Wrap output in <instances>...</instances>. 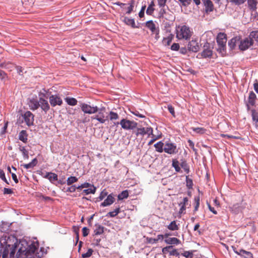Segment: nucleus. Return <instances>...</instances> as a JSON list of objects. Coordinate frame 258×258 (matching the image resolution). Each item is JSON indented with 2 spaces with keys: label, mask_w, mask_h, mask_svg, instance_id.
I'll use <instances>...</instances> for the list:
<instances>
[{
  "label": "nucleus",
  "mask_w": 258,
  "mask_h": 258,
  "mask_svg": "<svg viewBox=\"0 0 258 258\" xmlns=\"http://www.w3.org/2000/svg\"><path fill=\"white\" fill-rule=\"evenodd\" d=\"M0 178L7 184H9V182L6 178L5 172L2 169H0Z\"/></svg>",
  "instance_id": "nucleus-48"
},
{
  "label": "nucleus",
  "mask_w": 258,
  "mask_h": 258,
  "mask_svg": "<svg viewBox=\"0 0 258 258\" xmlns=\"http://www.w3.org/2000/svg\"><path fill=\"white\" fill-rule=\"evenodd\" d=\"M181 254L186 258H192L193 257V253L190 251H185Z\"/></svg>",
  "instance_id": "nucleus-45"
},
{
  "label": "nucleus",
  "mask_w": 258,
  "mask_h": 258,
  "mask_svg": "<svg viewBox=\"0 0 258 258\" xmlns=\"http://www.w3.org/2000/svg\"><path fill=\"white\" fill-rule=\"evenodd\" d=\"M108 118L111 121H113L115 124H119V122L115 121L119 119V115L116 112L110 111L108 114Z\"/></svg>",
  "instance_id": "nucleus-18"
},
{
  "label": "nucleus",
  "mask_w": 258,
  "mask_h": 258,
  "mask_svg": "<svg viewBox=\"0 0 258 258\" xmlns=\"http://www.w3.org/2000/svg\"><path fill=\"white\" fill-rule=\"evenodd\" d=\"M131 112L135 114L136 116H139L141 118L145 117V116L143 114H140L137 110L132 111Z\"/></svg>",
  "instance_id": "nucleus-61"
},
{
  "label": "nucleus",
  "mask_w": 258,
  "mask_h": 258,
  "mask_svg": "<svg viewBox=\"0 0 258 258\" xmlns=\"http://www.w3.org/2000/svg\"><path fill=\"white\" fill-rule=\"evenodd\" d=\"M28 104L32 110H36L39 108V101H37L36 99H33L30 100Z\"/></svg>",
  "instance_id": "nucleus-20"
},
{
  "label": "nucleus",
  "mask_w": 258,
  "mask_h": 258,
  "mask_svg": "<svg viewBox=\"0 0 258 258\" xmlns=\"http://www.w3.org/2000/svg\"><path fill=\"white\" fill-rule=\"evenodd\" d=\"M204 7L205 8V12L207 13L212 12L214 10V5L211 0H203Z\"/></svg>",
  "instance_id": "nucleus-12"
},
{
  "label": "nucleus",
  "mask_w": 258,
  "mask_h": 258,
  "mask_svg": "<svg viewBox=\"0 0 258 258\" xmlns=\"http://www.w3.org/2000/svg\"><path fill=\"white\" fill-rule=\"evenodd\" d=\"M186 183L187 187L190 189L192 187L193 183L192 180L191 179L188 178V176H186Z\"/></svg>",
  "instance_id": "nucleus-46"
},
{
  "label": "nucleus",
  "mask_w": 258,
  "mask_h": 258,
  "mask_svg": "<svg viewBox=\"0 0 258 258\" xmlns=\"http://www.w3.org/2000/svg\"><path fill=\"white\" fill-rule=\"evenodd\" d=\"M78 178L75 176H70L67 179V184L70 185L72 184L77 182Z\"/></svg>",
  "instance_id": "nucleus-43"
},
{
  "label": "nucleus",
  "mask_w": 258,
  "mask_h": 258,
  "mask_svg": "<svg viewBox=\"0 0 258 258\" xmlns=\"http://www.w3.org/2000/svg\"><path fill=\"white\" fill-rule=\"evenodd\" d=\"M135 1L134 0H132L130 2V6H127V8H124L127 10L126 12V14H130L132 13L133 10V8L134 7Z\"/></svg>",
  "instance_id": "nucleus-40"
},
{
  "label": "nucleus",
  "mask_w": 258,
  "mask_h": 258,
  "mask_svg": "<svg viewBox=\"0 0 258 258\" xmlns=\"http://www.w3.org/2000/svg\"><path fill=\"white\" fill-rule=\"evenodd\" d=\"M151 131V134L152 135L153 139L149 142V144L153 143L155 140L160 139L161 137L162 133L159 134L158 133V135H156L154 133L153 130H147V131Z\"/></svg>",
  "instance_id": "nucleus-34"
},
{
  "label": "nucleus",
  "mask_w": 258,
  "mask_h": 258,
  "mask_svg": "<svg viewBox=\"0 0 258 258\" xmlns=\"http://www.w3.org/2000/svg\"><path fill=\"white\" fill-rule=\"evenodd\" d=\"M252 117L253 121L254 122L255 124V127L256 128L258 127V112H257L255 110H252Z\"/></svg>",
  "instance_id": "nucleus-29"
},
{
  "label": "nucleus",
  "mask_w": 258,
  "mask_h": 258,
  "mask_svg": "<svg viewBox=\"0 0 258 258\" xmlns=\"http://www.w3.org/2000/svg\"><path fill=\"white\" fill-rule=\"evenodd\" d=\"M145 26L151 31L152 33L159 29L158 27H156V24L152 20L146 22Z\"/></svg>",
  "instance_id": "nucleus-14"
},
{
  "label": "nucleus",
  "mask_w": 258,
  "mask_h": 258,
  "mask_svg": "<svg viewBox=\"0 0 258 258\" xmlns=\"http://www.w3.org/2000/svg\"><path fill=\"white\" fill-rule=\"evenodd\" d=\"M238 41L239 38L237 37L233 38L229 41L228 45L231 49H234Z\"/></svg>",
  "instance_id": "nucleus-31"
},
{
  "label": "nucleus",
  "mask_w": 258,
  "mask_h": 258,
  "mask_svg": "<svg viewBox=\"0 0 258 258\" xmlns=\"http://www.w3.org/2000/svg\"><path fill=\"white\" fill-rule=\"evenodd\" d=\"M91 186V188L83 190V192L85 193L86 195L95 194L96 189V187L94 185Z\"/></svg>",
  "instance_id": "nucleus-35"
},
{
  "label": "nucleus",
  "mask_w": 258,
  "mask_h": 258,
  "mask_svg": "<svg viewBox=\"0 0 258 258\" xmlns=\"http://www.w3.org/2000/svg\"><path fill=\"white\" fill-rule=\"evenodd\" d=\"M15 67L11 63L7 62L5 69L8 70L9 71H12Z\"/></svg>",
  "instance_id": "nucleus-49"
},
{
  "label": "nucleus",
  "mask_w": 258,
  "mask_h": 258,
  "mask_svg": "<svg viewBox=\"0 0 258 258\" xmlns=\"http://www.w3.org/2000/svg\"><path fill=\"white\" fill-rule=\"evenodd\" d=\"M250 38L251 40H254L256 42L258 43V31H253L251 32L249 34Z\"/></svg>",
  "instance_id": "nucleus-36"
},
{
  "label": "nucleus",
  "mask_w": 258,
  "mask_h": 258,
  "mask_svg": "<svg viewBox=\"0 0 258 258\" xmlns=\"http://www.w3.org/2000/svg\"><path fill=\"white\" fill-rule=\"evenodd\" d=\"M39 107H40L45 113L50 109L48 101L43 98H40L39 99Z\"/></svg>",
  "instance_id": "nucleus-11"
},
{
  "label": "nucleus",
  "mask_w": 258,
  "mask_h": 258,
  "mask_svg": "<svg viewBox=\"0 0 258 258\" xmlns=\"http://www.w3.org/2000/svg\"><path fill=\"white\" fill-rule=\"evenodd\" d=\"M183 6L186 7L191 2V0H178Z\"/></svg>",
  "instance_id": "nucleus-50"
},
{
  "label": "nucleus",
  "mask_w": 258,
  "mask_h": 258,
  "mask_svg": "<svg viewBox=\"0 0 258 258\" xmlns=\"http://www.w3.org/2000/svg\"><path fill=\"white\" fill-rule=\"evenodd\" d=\"M76 190V186L75 185H72L71 187L68 188L67 191H69L70 192H74Z\"/></svg>",
  "instance_id": "nucleus-63"
},
{
  "label": "nucleus",
  "mask_w": 258,
  "mask_h": 258,
  "mask_svg": "<svg viewBox=\"0 0 258 258\" xmlns=\"http://www.w3.org/2000/svg\"><path fill=\"white\" fill-rule=\"evenodd\" d=\"M247 3L250 9L254 10L256 8L257 0H248Z\"/></svg>",
  "instance_id": "nucleus-37"
},
{
  "label": "nucleus",
  "mask_w": 258,
  "mask_h": 258,
  "mask_svg": "<svg viewBox=\"0 0 258 258\" xmlns=\"http://www.w3.org/2000/svg\"><path fill=\"white\" fill-rule=\"evenodd\" d=\"M23 118L28 126L33 124L34 115L30 111H26L23 115Z\"/></svg>",
  "instance_id": "nucleus-9"
},
{
  "label": "nucleus",
  "mask_w": 258,
  "mask_h": 258,
  "mask_svg": "<svg viewBox=\"0 0 258 258\" xmlns=\"http://www.w3.org/2000/svg\"><path fill=\"white\" fill-rule=\"evenodd\" d=\"M20 151L22 153L23 157L24 158L28 159V152L25 148L24 147L20 146L19 148Z\"/></svg>",
  "instance_id": "nucleus-42"
},
{
  "label": "nucleus",
  "mask_w": 258,
  "mask_h": 258,
  "mask_svg": "<svg viewBox=\"0 0 258 258\" xmlns=\"http://www.w3.org/2000/svg\"><path fill=\"white\" fill-rule=\"evenodd\" d=\"M65 101L69 105L75 106L77 104V100L75 98L67 97L64 98Z\"/></svg>",
  "instance_id": "nucleus-27"
},
{
  "label": "nucleus",
  "mask_w": 258,
  "mask_h": 258,
  "mask_svg": "<svg viewBox=\"0 0 258 258\" xmlns=\"http://www.w3.org/2000/svg\"><path fill=\"white\" fill-rule=\"evenodd\" d=\"M167 0H157L158 5L160 7H164Z\"/></svg>",
  "instance_id": "nucleus-55"
},
{
  "label": "nucleus",
  "mask_w": 258,
  "mask_h": 258,
  "mask_svg": "<svg viewBox=\"0 0 258 258\" xmlns=\"http://www.w3.org/2000/svg\"><path fill=\"white\" fill-rule=\"evenodd\" d=\"M0 78L4 80L8 78V75L3 70L0 69Z\"/></svg>",
  "instance_id": "nucleus-53"
},
{
  "label": "nucleus",
  "mask_w": 258,
  "mask_h": 258,
  "mask_svg": "<svg viewBox=\"0 0 258 258\" xmlns=\"http://www.w3.org/2000/svg\"><path fill=\"white\" fill-rule=\"evenodd\" d=\"M238 255H241L244 258H252V254L249 252L244 250L243 249H240L239 251Z\"/></svg>",
  "instance_id": "nucleus-24"
},
{
  "label": "nucleus",
  "mask_w": 258,
  "mask_h": 258,
  "mask_svg": "<svg viewBox=\"0 0 258 258\" xmlns=\"http://www.w3.org/2000/svg\"><path fill=\"white\" fill-rule=\"evenodd\" d=\"M180 165L181 167V168H183V169L185 171V172H186V173H189V168L185 161L182 160V161L180 163Z\"/></svg>",
  "instance_id": "nucleus-38"
},
{
  "label": "nucleus",
  "mask_w": 258,
  "mask_h": 258,
  "mask_svg": "<svg viewBox=\"0 0 258 258\" xmlns=\"http://www.w3.org/2000/svg\"><path fill=\"white\" fill-rule=\"evenodd\" d=\"M120 212V208L118 207L116 208L114 211L110 212L108 215L111 217L116 216Z\"/></svg>",
  "instance_id": "nucleus-44"
},
{
  "label": "nucleus",
  "mask_w": 258,
  "mask_h": 258,
  "mask_svg": "<svg viewBox=\"0 0 258 258\" xmlns=\"http://www.w3.org/2000/svg\"><path fill=\"white\" fill-rule=\"evenodd\" d=\"M169 254L170 255L178 256L179 255L178 252L175 249L169 251Z\"/></svg>",
  "instance_id": "nucleus-64"
},
{
  "label": "nucleus",
  "mask_w": 258,
  "mask_h": 258,
  "mask_svg": "<svg viewBox=\"0 0 258 258\" xmlns=\"http://www.w3.org/2000/svg\"><path fill=\"white\" fill-rule=\"evenodd\" d=\"M167 228L170 230L175 231L178 230L179 227L178 225L176 224V222L173 221L167 226Z\"/></svg>",
  "instance_id": "nucleus-28"
},
{
  "label": "nucleus",
  "mask_w": 258,
  "mask_h": 258,
  "mask_svg": "<svg viewBox=\"0 0 258 258\" xmlns=\"http://www.w3.org/2000/svg\"><path fill=\"white\" fill-rule=\"evenodd\" d=\"M163 145V143L161 142H159L155 144L154 147L156 150L159 153L162 152L164 151Z\"/></svg>",
  "instance_id": "nucleus-33"
},
{
  "label": "nucleus",
  "mask_w": 258,
  "mask_h": 258,
  "mask_svg": "<svg viewBox=\"0 0 258 258\" xmlns=\"http://www.w3.org/2000/svg\"><path fill=\"white\" fill-rule=\"evenodd\" d=\"M256 95L253 91L250 92L249 94L248 101L249 104L254 106L255 103Z\"/></svg>",
  "instance_id": "nucleus-21"
},
{
  "label": "nucleus",
  "mask_w": 258,
  "mask_h": 258,
  "mask_svg": "<svg viewBox=\"0 0 258 258\" xmlns=\"http://www.w3.org/2000/svg\"><path fill=\"white\" fill-rule=\"evenodd\" d=\"M49 102L52 107L56 105L60 106L62 104V100L57 95H51L49 97Z\"/></svg>",
  "instance_id": "nucleus-6"
},
{
  "label": "nucleus",
  "mask_w": 258,
  "mask_h": 258,
  "mask_svg": "<svg viewBox=\"0 0 258 258\" xmlns=\"http://www.w3.org/2000/svg\"><path fill=\"white\" fill-rule=\"evenodd\" d=\"M195 201L196 202V205L195 207V211H197L198 210V208L200 206V197H196L195 198Z\"/></svg>",
  "instance_id": "nucleus-52"
},
{
  "label": "nucleus",
  "mask_w": 258,
  "mask_h": 258,
  "mask_svg": "<svg viewBox=\"0 0 258 258\" xmlns=\"http://www.w3.org/2000/svg\"><path fill=\"white\" fill-rule=\"evenodd\" d=\"M165 242L167 244L178 245L180 243V241L175 237H169L165 239Z\"/></svg>",
  "instance_id": "nucleus-19"
},
{
  "label": "nucleus",
  "mask_w": 258,
  "mask_h": 258,
  "mask_svg": "<svg viewBox=\"0 0 258 258\" xmlns=\"http://www.w3.org/2000/svg\"><path fill=\"white\" fill-rule=\"evenodd\" d=\"M246 0H229L230 2L234 3L237 5H240L243 4Z\"/></svg>",
  "instance_id": "nucleus-51"
},
{
  "label": "nucleus",
  "mask_w": 258,
  "mask_h": 258,
  "mask_svg": "<svg viewBox=\"0 0 258 258\" xmlns=\"http://www.w3.org/2000/svg\"><path fill=\"white\" fill-rule=\"evenodd\" d=\"M27 137L28 135L26 133V130H22L19 134V139L23 142L26 143L27 142Z\"/></svg>",
  "instance_id": "nucleus-26"
},
{
  "label": "nucleus",
  "mask_w": 258,
  "mask_h": 258,
  "mask_svg": "<svg viewBox=\"0 0 258 258\" xmlns=\"http://www.w3.org/2000/svg\"><path fill=\"white\" fill-rule=\"evenodd\" d=\"M93 251L91 248H89L87 252L83 253L82 254V257L86 258L90 257L92 255Z\"/></svg>",
  "instance_id": "nucleus-47"
},
{
  "label": "nucleus",
  "mask_w": 258,
  "mask_h": 258,
  "mask_svg": "<svg viewBox=\"0 0 258 258\" xmlns=\"http://www.w3.org/2000/svg\"><path fill=\"white\" fill-rule=\"evenodd\" d=\"M188 198L187 197H185L183 198V201L179 204V205L186 206L188 205Z\"/></svg>",
  "instance_id": "nucleus-62"
},
{
  "label": "nucleus",
  "mask_w": 258,
  "mask_h": 258,
  "mask_svg": "<svg viewBox=\"0 0 258 258\" xmlns=\"http://www.w3.org/2000/svg\"><path fill=\"white\" fill-rule=\"evenodd\" d=\"M95 229L94 230V235H99L102 234L104 232V227L100 225L96 224Z\"/></svg>",
  "instance_id": "nucleus-25"
},
{
  "label": "nucleus",
  "mask_w": 258,
  "mask_h": 258,
  "mask_svg": "<svg viewBox=\"0 0 258 258\" xmlns=\"http://www.w3.org/2000/svg\"><path fill=\"white\" fill-rule=\"evenodd\" d=\"M253 44V40H251L249 36L248 37L245 38L240 41L239 48L240 50L244 51L247 49L250 46L252 45Z\"/></svg>",
  "instance_id": "nucleus-5"
},
{
  "label": "nucleus",
  "mask_w": 258,
  "mask_h": 258,
  "mask_svg": "<svg viewBox=\"0 0 258 258\" xmlns=\"http://www.w3.org/2000/svg\"><path fill=\"white\" fill-rule=\"evenodd\" d=\"M15 68L16 69V70L17 71V73L20 75H22L23 72V70H24L23 68L22 67H20V66H16Z\"/></svg>",
  "instance_id": "nucleus-60"
},
{
  "label": "nucleus",
  "mask_w": 258,
  "mask_h": 258,
  "mask_svg": "<svg viewBox=\"0 0 258 258\" xmlns=\"http://www.w3.org/2000/svg\"><path fill=\"white\" fill-rule=\"evenodd\" d=\"M179 48V45L178 43H174L171 46V49L172 50H178Z\"/></svg>",
  "instance_id": "nucleus-58"
},
{
  "label": "nucleus",
  "mask_w": 258,
  "mask_h": 258,
  "mask_svg": "<svg viewBox=\"0 0 258 258\" xmlns=\"http://www.w3.org/2000/svg\"><path fill=\"white\" fill-rule=\"evenodd\" d=\"M2 241L6 245L3 252V258H6L8 255L10 258H13L17 247L18 248L17 258H37L41 256L38 252L39 244L37 241L28 244L26 240H22L17 244V239L13 236H9L8 234H4L1 239V242Z\"/></svg>",
  "instance_id": "nucleus-1"
},
{
  "label": "nucleus",
  "mask_w": 258,
  "mask_h": 258,
  "mask_svg": "<svg viewBox=\"0 0 258 258\" xmlns=\"http://www.w3.org/2000/svg\"><path fill=\"white\" fill-rule=\"evenodd\" d=\"M192 34L190 28L186 25L178 26L176 29V37L179 40H188Z\"/></svg>",
  "instance_id": "nucleus-2"
},
{
  "label": "nucleus",
  "mask_w": 258,
  "mask_h": 258,
  "mask_svg": "<svg viewBox=\"0 0 258 258\" xmlns=\"http://www.w3.org/2000/svg\"><path fill=\"white\" fill-rule=\"evenodd\" d=\"M168 110L169 111V112L173 116H175V112H174V109L172 107V105H168Z\"/></svg>",
  "instance_id": "nucleus-59"
},
{
  "label": "nucleus",
  "mask_w": 258,
  "mask_h": 258,
  "mask_svg": "<svg viewBox=\"0 0 258 258\" xmlns=\"http://www.w3.org/2000/svg\"><path fill=\"white\" fill-rule=\"evenodd\" d=\"M83 235L84 237L87 236L89 232V229L86 227H83L82 229Z\"/></svg>",
  "instance_id": "nucleus-54"
},
{
  "label": "nucleus",
  "mask_w": 258,
  "mask_h": 258,
  "mask_svg": "<svg viewBox=\"0 0 258 258\" xmlns=\"http://www.w3.org/2000/svg\"><path fill=\"white\" fill-rule=\"evenodd\" d=\"M204 47V50L200 54L201 56L203 58L211 57L213 54L212 50L205 45Z\"/></svg>",
  "instance_id": "nucleus-15"
},
{
  "label": "nucleus",
  "mask_w": 258,
  "mask_h": 258,
  "mask_svg": "<svg viewBox=\"0 0 258 258\" xmlns=\"http://www.w3.org/2000/svg\"><path fill=\"white\" fill-rule=\"evenodd\" d=\"M172 248V246H167L162 248V252L163 253H166L170 251L169 250Z\"/></svg>",
  "instance_id": "nucleus-57"
},
{
  "label": "nucleus",
  "mask_w": 258,
  "mask_h": 258,
  "mask_svg": "<svg viewBox=\"0 0 258 258\" xmlns=\"http://www.w3.org/2000/svg\"><path fill=\"white\" fill-rule=\"evenodd\" d=\"M122 21L127 25L131 26L133 28H139L136 26L135 22L134 19L127 17H122Z\"/></svg>",
  "instance_id": "nucleus-13"
},
{
  "label": "nucleus",
  "mask_w": 258,
  "mask_h": 258,
  "mask_svg": "<svg viewBox=\"0 0 258 258\" xmlns=\"http://www.w3.org/2000/svg\"><path fill=\"white\" fill-rule=\"evenodd\" d=\"M164 151L169 154H174L177 152L176 146L171 143H166L164 147Z\"/></svg>",
  "instance_id": "nucleus-8"
},
{
  "label": "nucleus",
  "mask_w": 258,
  "mask_h": 258,
  "mask_svg": "<svg viewBox=\"0 0 258 258\" xmlns=\"http://www.w3.org/2000/svg\"><path fill=\"white\" fill-rule=\"evenodd\" d=\"M122 128L124 129H135L137 128V124L134 121L127 119H122L119 122Z\"/></svg>",
  "instance_id": "nucleus-4"
},
{
  "label": "nucleus",
  "mask_w": 258,
  "mask_h": 258,
  "mask_svg": "<svg viewBox=\"0 0 258 258\" xmlns=\"http://www.w3.org/2000/svg\"><path fill=\"white\" fill-rule=\"evenodd\" d=\"M114 202V198L112 195H109L107 196V198L104 201L101 203V206L102 207H106L111 205Z\"/></svg>",
  "instance_id": "nucleus-16"
},
{
  "label": "nucleus",
  "mask_w": 258,
  "mask_h": 258,
  "mask_svg": "<svg viewBox=\"0 0 258 258\" xmlns=\"http://www.w3.org/2000/svg\"><path fill=\"white\" fill-rule=\"evenodd\" d=\"M107 116H105L103 113L99 112L98 114L96 116L95 118L98 120L100 123H105V121L108 120Z\"/></svg>",
  "instance_id": "nucleus-23"
},
{
  "label": "nucleus",
  "mask_w": 258,
  "mask_h": 258,
  "mask_svg": "<svg viewBox=\"0 0 258 258\" xmlns=\"http://www.w3.org/2000/svg\"><path fill=\"white\" fill-rule=\"evenodd\" d=\"M187 48L189 51L197 52L199 50L200 47L197 40H192L188 42Z\"/></svg>",
  "instance_id": "nucleus-10"
},
{
  "label": "nucleus",
  "mask_w": 258,
  "mask_h": 258,
  "mask_svg": "<svg viewBox=\"0 0 258 258\" xmlns=\"http://www.w3.org/2000/svg\"><path fill=\"white\" fill-rule=\"evenodd\" d=\"M44 177L47 178L51 183L58 180L57 175L52 172L47 173Z\"/></svg>",
  "instance_id": "nucleus-17"
},
{
  "label": "nucleus",
  "mask_w": 258,
  "mask_h": 258,
  "mask_svg": "<svg viewBox=\"0 0 258 258\" xmlns=\"http://www.w3.org/2000/svg\"><path fill=\"white\" fill-rule=\"evenodd\" d=\"M37 160L36 158H34L32 160V161L28 164H25L23 166L26 169L32 168H33L37 164Z\"/></svg>",
  "instance_id": "nucleus-30"
},
{
  "label": "nucleus",
  "mask_w": 258,
  "mask_h": 258,
  "mask_svg": "<svg viewBox=\"0 0 258 258\" xmlns=\"http://www.w3.org/2000/svg\"><path fill=\"white\" fill-rule=\"evenodd\" d=\"M179 165L180 163L178 160L176 159L172 160V166L174 168L175 171L177 172H179L181 171Z\"/></svg>",
  "instance_id": "nucleus-32"
},
{
  "label": "nucleus",
  "mask_w": 258,
  "mask_h": 258,
  "mask_svg": "<svg viewBox=\"0 0 258 258\" xmlns=\"http://www.w3.org/2000/svg\"><path fill=\"white\" fill-rule=\"evenodd\" d=\"M217 42L219 45L218 50L222 53H225L227 42L226 34L224 33H219L217 36Z\"/></svg>",
  "instance_id": "nucleus-3"
},
{
  "label": "nucleus",
  "mask_w": 258,
  "mask_h": 258,
  "mask_svg": "<svg viewBox=\"0 0 258 258\" xmlns=\"http://www.w3.org/2000/svg\"><path fill=\"white\" fill-rule=\"evenodd\" d=\"M128 197V193L127 190L122 191L120 194L118 196V199L119 200H123L124 199H126Z\"/></svg>",
  "instance_id": "nucleus-41"
},
{
  "label": "nucleus",
  "mask_w": 258,
  "mask_h": 258,
  "mask_svg": "<svg viewBox=\"0 0 258 258\" xmlns=\"http://www.w3.org/2000/svg\"><path fill=\"white\" fill-rule=\"evenodd\" d=\"M154 11V8L149 6L146 10V13L149 15H151L153 13Z\"/></svg>",
  "instance_id": "nucleus-56"
},
{
  "label": "nucleus",
  "mask_w": 258,
  "mask_h": 258,
  "mask_svg": "<svg viewBox=\"0 0 258 258\" xmlns=\"http://www.w3.org/2000/svg\"><path fill=\"white\" fill-rule=\"evenodd\" d=\"M82 111L85 113L92 114L98 111L97 106H91L85 103H83L81 106Z\"/></svg>",
  "instance_id": "nucleus-7"
},
{
  "label": "nucleus",
  "mask_w": 258,
  "mask_h": 258,
  "mask_svg": "<svg viewBox=\"0 0 258 258\" xmlns=\"http://www.w3.org/2000/svg\"><path fill=\"white\" fill-rule=\"evenodd\" d=\"M174 38V35L172 34H170L169 35L164 37L163 39L162 43L165 46H168L170 44L171 41H172Z\"/></svg>",
  "instance_id": "nucleus-22"
},
{
  "label": "nucleus",
  "mask_w": 258,
  "mask_h": 258,
  "mask_svg": "<svg viewBox=\"0 0 258 258\" xmlns=\"http://www.w3.org/2000/svg\"><path fill=\"white\" fill-rule=\"evenodd\" d=\"M230 208L231 211H232L235 214H237L240 211H241V207L239 206V205L238 204H235V205H233Z\"/></svg>",
  "instance_id": "nucleus-39"
}]
</instances>
